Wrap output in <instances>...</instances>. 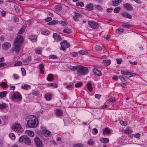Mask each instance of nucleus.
<instances>
[{
	"mask_svg": "<svg viewBox=\"0 0 147 147\" xmlns=\"http://www.w3.org/2000/svg\"><path fill=\"white\" fill-rule=\"evenodd\" d=\"M24 41L23 36L21 35H18L14 42V47L13 51H16L17 53L19 52L20 50V46Z\"/></svg>",
	"mask_w": 147,
	"mask_h": 147,
	"instance_id": "obj_1",
	"label": "nucleus"
},
{
	"mask_svg": "<svg viewBox=\"0 0 147 147\" xmlns=\"http://www.w3.org/2000/svg\"><path fill=\"white\" fill-rule=\"evenodd\" d=\"M27 121V125L28 127L31 128H34L36 127L38 123L37 118L35 116L31 115L28 118Z\"/></svg>",
	"mask_w": 147,
	"mask_h": 147,
	"instance_id": "obj_2",
	"label": "nucleus"
},
{
	"mask_svg": "<svg viewBox=\"0 0 147 147\" xmlns=\"http://www.w3.org/2000/svg\"><path fill=\"white\" fill-rule=\"evenodd\" d=\"M78 71L81 75H84L88 73V70L87 67L79 65L78 69Z\"/></svg>",
	"mask_w": 147,
	"mask_h": 147,
	"instance_id": "obj_3",
	"label": "nucleus"
},
{
	"mask_svg": "<svg viewBox=\"0 0 147 147\" xmlns=\"http://www.w3.org/2000/svg\"><path fill=\"white\" fill-rule=\"evenodd\" d=\"M61 45V50L63 51L65 50L66 48L69 47L70 46V44L67 42L66 40H63L60 43Z\"/></svg>",
	"mask_w": 147,
	"mask_h": 147,
	"instance_id": "obj_4",
	"label": "nucleus"
},
{
	"mask_svg": "<svg viewBox=\"0 0 147 147\" xmlns=\"http://www.w3.org/2000/svg\"><path fill=\"white\" fill-rule=\"evenodd\" d=\"M12 100L14 101H16V100L18 101H20L22 99V96L21 94L18 92H16L14 93L11 98Z\"/></svg>",
	"mask_w": 147,
	"mask_h": 147,
	"instance_id": "obj_5",
	"label": "nucleus"
},
{
	"mask_svg": "<svg viewBox=\"0 0 147 147\" xmlns=\"http://www.w3.org/2000/svg\"><path fill=\"white\" fill-rule=\"evenodd\" d=\"M88 24L91 28L94 29H97L98 28L99 25L98 23L93 21H88Z\"/></svg>",
	"mask_w": 147,
	"mask_h": 147,
	"instance_id": "obj_6",
	"label": "nucleus"
},
{
	"mask_svg": "<svg viewBox=\"0 0 147 147\" xmlns=\"http://www.w3.org/2000/svg\"><path fill=\"white\" fill-rule=\"evenodd\" d=\"M35 144L37 147H43V144H42L41 141L40 139L37 137H36L34 139Z\"/></svg>",
	"mask_w": 147,
	"mask_h": 147,
	"instance_id": "obj_7",
	"label": "nucleus"
},
{
	"mask_svg": "<svg viewBox=\"0 0 147 147\" xmlns=\"http://www.w3.org/2000/svg\"><path fill=\"white\" fill-rule=\"evenodd\" d=\"M12 129L13 130L15 131H21V125L18 123L16 124L15 125H13L12 127Z\"/></svg>",
	"mask_w": 147,
	"mask_h": 147,
	"instance_id": "obj_8",
	"label": "nucleus"
},
{
	"mask_svg": "<svg viewBox=\"0 0 147 147\" xmlns=\"http://www.w3.org/2000/svg\"><path fill=\"white\" fill-rule=\"evenodd\" d=\"M53 37L55 40L57 41H60L62 40L61 36L57 33H54Z\"/></svg>",
	"mask_w": 147,
	"mask_h": 147,
	"instance_id": "obj_9",
	"label": "nucleus"
},
{
	"mask_svg": "<svg viewBox=\"0 0 147 147\" xmlns=\"http://www.w3.org/2000/svg\"><path fill=\"white\" fill-rule=\"evenodd\" d=\"M11 45V44L9 43H5L2 45V48L3 50H7L10 47Z\"/></svg>",
	"mask_w": 147,
	"mask_h": 147,
	"instance_id": "obj_10",
	"label": "nucleus"
},
{
	"mask_svg": "<svg viewBox=\"0 0 147 147\" xmlns=\"http://www.w3.org/2000/svg\"><path fill=\"white\" fill-rule=\"evenodd\" d=\"M123 7L124 8L128 10H130L133 9V8L131 5L128 3H125Z\"/></svg>",
	"mask_w": 147,
	"mask_h": 147,
	"instance_id": "obj_11",
	"label": "nucleus"
},
{
	"mask_svg": "<svg viewBox=\"0 0 147 147\" xmlns=\"http://www.w3.org/2000/svg\"><path fill=\"white\" fill-rule=\"evenodd\" d=\"M42 132L44 136L47 137L49 136L51 133L50 132L44 128L42 129Z\"/></svg>",
	"mask_w": 147,
	"mask_h": 147,
	"instance_id": "obj_12",
	"label": "nucleus"
},
{
	"mask_svg": "<svg viewBox=\"0 0 147 147\" xmlns=\"http://www.w3.org/2000/svg\"><path fill=\"white\" fill-rule=\"evenodd\" d=\"M81 14L75 12L74 13V15L73 17L74 19L76 22H78L79 21L78 18L80 17Z\"/></svg>",
	"mask_w": 147,
	"mask_h": 147,
	"instance_id": "obj_13",
	"label": "nucleus"
},
{
	"mask_svg": "<svg viewBox=\"0 0 147 147\" xmlns=\"http://www.w3.org/2000/svg\"><path fill=\"white\" fill-rule=\"evenodd\" d=\"M94 6L92 4H88L85 6L86 9L88 10L91 11L94 9Z\"/></svg>",
	"mask_w": 147,
	"mask_h": 147,
	"instance_id": "obj_14",
	"label": "nucleus"
},
{
	"mask_svg": "<svg viewBox=\"0 0 147 147\" xmlns=\"http://www.w3.org/2000/svg\"><path fill=\"white\" fill-rule=\"evenodd\" d=\"M94 74L96 75L100 76L101 75V73L97 69L94 68L93 71Z\"/></svg>",
	"mask_w": 147,
	"mask_h": 147,
	"instance_id": "obj_15",
	"label": "nucleus"
},
{
	"mask_svg": "<svg viewBox=\"0 0 147 147\" xmlns=\"http://www.w3.org/2000/svg\"><path fill=\"white\" fill-rule=\"evenodd\" d=\"M31 142V141L30 138L27 136H26L24 141L25 144L27 145H30Z\"/></svg>",
	"mask_w": 147,
	"mask_h": 147,
	"instance_id": "obj_16",
	"label": "nucleus"
},
{
	"mask_svg": "<svg viewBox=\"0 0 147 147\" xmlns=\"http://www.w3.org/2000/svg\"><path fill=\"white\" fill-rule=\"evenodd\" d=\"M100 140L102 143L105 144L108 142L109 141V139L107 138H100Z\"/></svg>",
	"mask_w": 147,
	"mask_h": 147,
	"instance_id": "obj_17",
	"label": "nucleus"
},
{
	"mask_svg": "<svg viewBox=\"0 0 147 147\" xmlns=\"http://www.w3.org/2000/svg\"><path fill=\"white\" fill-rule=\"evenodd\" d=\"M122 15L124 17L128 18L131 19L132 18V16L131 15L126 13H122Z\"/></svg>",
	"mask_w": 147,
	"mask_h": 147,
	"instance_id": "obj_18",
	"label": "nucleus"
},
{
	"mask_svg": "<svg viewBox=\"0 0 147 147\" xmlns=\"http://www.w3.org/2000/svg\"><path fill=\"white\" fill-rule=\"evenodd\" d=\"M47 80L48 81H53L54 80L53 75L51 74H49L47 77Z\"/></svg>",
	"mask_w": 147,
	"mask_h": 147,
	"instance_id": "obj_19",
	"label": "nucleus"
},
{
	"mask_svg": "<svg viewBox=\"0 0 147 147\" xmlns=\"http://www.w3.org/2000/svg\"><path fill=\"white\" fill-rule=\"evenodd\" d=\"M121 0H115L114 1H113V5L114 6H116L118 5V4L119 3L121 2Z\"/></svg>",
	"mask_w": 147,
	"mask_h": 147,
	"instance_id": "obj_20",
	"label": "nucleus"
},
{
	"mask_svg": "<svg viewBox=\"0 0 147 147\" xmlns=\"http://www.w3.org/2000/svg\"><path fill=\"white\" fill-rule=\"evenodd\" d=\"M56 11L57 12H59L62 9V6L60 5H57L55 7Z\"/></svg>",
	"mask_w": 147,
	"mask_h": 147,
	"instance_id": "obj_21",
	"label": "nucleus"
},
{
	"mask_svg": "<svg viewBox=\"0 0 147 147\" xmlns=\"http://www.w3.org/2000/svg\"><path fill=\"white\" fill-rule=\"evenodd\" d=\"M7 93V92L6 91H4L3 92H0V97L1 98H2L3 97H4L6 96V94Z\"/></svg>",
	"mask_w": 147,
	"mask_h": 147,
	"instance_id": "obj_22",
	"label": "nucleus"
},
{
	"mask_svg": "<svg viewBox=\"0 0 147 147\" xmlns=\"http://www.w3.org/2000/svg\"><path fill=\"white\" fill-rule=\"evenodd\" d=\"M86 85L88 87V90L91 91L92 90V88L91 84L90 82H88L86 84Z\"/></svg>",
	"mask_w": 147,
	"mask_h": 147,
	"instance_id": "obj_23",
	"label": "nucleus"
},
{
	"mask_svg": "<svg viewBox=\"0 0 147 147\" xmlns=\"http://www.w3.org/2000/svg\"><path fill=\"white\" fill-rule=\"evenodd\" d=\"M68 67H69V68L72 70L74 71L76 70L78 71V67H79V66H74L69 65Z\"/></svg>",
	"mask_w": 147,
	"mask_h": 147,
	"instance_id": "obj_24",
	"label": "nucleus"
},
{
	"mask_svg": "<svg viewBox=\"0 0 147 147\" xmlns=\"http://www.w3.org/2000/svg\"><path fill=\"white\" fill-rule=\"evenodd\" d=\"M26 136L25 135H23L21 136L19 140V141L20 143H22L24 141H25Z\"/></svg>",
	"mask_w": 147,
	"mask_h": 147,
	"instance_id": "obj_25",
	"label": "nucleus"
},
{
	"mask_svg": "<svg viewBox=\"0 0 147 147\" xmlns=\"http://www.w3.org/2000/svg\"><path fill=\"white\" fill-rule=\"evenodd\" d=\"M7 107V104L5 103H3L1 104H0V109H3Z\"/></svg>",
	"mask_w": 147,
	"mask_h": 147,
	"instance_id": "obj_26",
	"label": "nucleus"
},
{
	"mask_svg": "<svg viewBox=\"0 0 147 147\" xmlns=\"http://www.w3.org/2000/svg\"><path fill=\"white\" fill-rule=\"evenodd\" d=\"M110 132L109 130L108 129V128H106L104 130L103 132V135H105L107 134H109Z\"/></svg>",
	"mask_w": 147,
	"mask_h": 147,
	"instance_id": "obj_27",
	"label": "nucleus"
},
{
	"mask_svg": "<svg viewBox=\"0 0 147 147\" xmlns=\"http://www.w3.org/2000/svg\"><path fill=\"white\" fill-rule=\"evenodd\" d=\"M125 75L128 76V77L133 76L134 74L129 71H125Z\"/></svg>",
	"mask_w": 147,
	"mask_h": 147,
	"instance_id": "obj_28",
	"label": "nucleus"
},
{
	"mask_svg": "<svg viewBox=\"0 0 147 147\" xmlns=\"http://www.w3.org/2000/svg\"><path fill=\"white\" fill-rule=\"evenodd\" d=\"M31 59V56H29L24 60V62L26 63H29L30 62Z\"/></svg>",
	"mask_w": 147,
	"mask_h": 147,
	"instance_id": "obj_29",
	"label": "nucleus"
},
{
	"mask_svg": "<svg viewBox=\"0 0 147 147\" xmlns=\"http://www.w3.org/2000/svg\"><path fill=\"white\" fill-rule=\"evenodd\" d=\"M78 53L82 55H86L88 53V52L87 51H85L83 50L80 51Z\"/></svg>",
	"mask_w": 147,
	"mask_h": 147,
	"instance_id": "obj_30",
	"label": "nucleus"
},
{
	"mask_svg": "<svg viewBox=\"0 0 147 147\" xmlns=\"http://www.w3.org/2000/svg\"><path fill=\"white\" fill-rule=\"evenodd\" d=\"M94 7L98 11H101L103 9L102 7L99 5H94Z\"/></svg>",
	"mask_w": 147,
	"mask_h": 147,
	"instance_id": "obj_31",
	"label": "nucleus"
},
{
	"mask_svg": "<svg viewBox=\"0 0 147 147\" xmlns=\"http://www.w3.org/2000/svg\"><path fill=\"white\" fill-rule=\"evenodd\" d=\"M58 22V21L56 20H53L49 23H48V25H53L56 24Z\"/></svg>",
	"mask_w": 147,
	"mask_h": 147,
	"instance_id": "obj_32",
	"label": "nucleus"
},
{
	"mask_svg": "<svg viewBox=\"0 0 147 147\" xmlns=\"http://www.w3.org/2000/svg\"><path fill=\"white\" fill-rule=\"evenodd\" d=\"M56 115L57 116H61L62 114V111L60 109H57L56 110Z\"/></svg>",
	"mask_w": 147,
	"mask_h": 147,
	"instance_id": "obj_33",
	"label": "nucleus"
},
{
	"mask_svg": "<svg viewBox=\"0 0 147 147\" xmlns=\"http://www.w3.org/2000/svg\"><path fill=\"white\" fill-rule=\"evenodd\" d=\"M103 62L105 64L106 66H107L110 64L111 61L109 60H104Z\"/></svg>",
	"mask_w": 147,
	"mask_h": 147,
	"instance_id": "obj_34",
	"label": "nucleus"
},
{
	"mask_svg": "<svg viewBox=\"0 0 147 147\" xmlns=\"http://www.w3.org/2000/svg\"><path fill=\"white\" fill-rule=\"evenodd\" d=\"M124 31L123 29H117L116 30V32L118 34H121L123 33Z\"/></svg>",
	"mask_w": 147,
	"mask_h": 147,
	"instance_id": "obj_35",
	"label": "nucleus"
},
{
	"mask_svg": "<svg viewBox=\"0 0 147 147\" xmlns=\"http://www.w3.org/2000/svg\"><path fill=\"white\" fill-rule=\"evenodd\" d=\"M25 26H23L20 30L18 32V33L19 34H22L25 31Z\"/></svg>",
	"mask_w": 147,
	"mask_h": 147,
	"instance_id": "obj_36",
	"label": "nucleus"
},
{
	"mask_svg": "<svg viewBox=\"0 0 147 147\" xmlns=\"http://www.w3.org/2000/svg\"><path fill=\"white\" fill-rule=\"evenodd\" d=\"M1 86L3 88H6L7 86V83L5 82H2L1 83Z\"/></svg>",
	"mask_w": 147,
	"mask_h": 147,
	"instance_id": "obj_37",
	"label": "nucleus"
},
{
	"mask_svg": "<svg viewBox=\"0 0 147 147\" xmlns=\"http://www.w3.org/2000/svg\"><path fill=\"white\" fill-rule=\"evenodd\" d=\"M63 32L64 33L69 34L71 33V31L70 29L65 28L63 30Z\"/></svg>",
	"mask_w": 147,
	"mask_h": 147,
	"instance_id": "obj_38",
	"label": "nucleus"
},
{
	"mask_svg": "<svg viewBox=\"0 0 147 147\" xmlns=\"http://www.w3.org/2000/svg\"><path fill=\"white\" fill-rule=\"evenodd\" d=\"M30 86L29 85L24 84V85H22V88L24 89L27 90L28 88H30Z\"/></svg>",
	"mask_w": 147,
	"mask_h": 147,
	"instance_id": "obj_39",
	"label": "nucleus"
},
{
	"mask_svg": "<svg viewBox=\"0 0 147 147\" xmlns=\"http://www.w3.org/2000/svg\"><path fill=\"white\" fill-rule=\"evenodd\" d=\"M122 26H123L124 27L126 28H128L132 27V26L131 25H130L129 24H126V23H125L124 24L122 25Z\"/></svg>",
	"mask_w": 147,
	"mask_h": 147,
	"instance_id": "obj_40",
	"label": "nucleus"
},
{
	"mask_svg": "<svg viewBox=\"0 0 147 147\" xmlns=\"http://www.w3.org/2000/svg\"><path fill=\"white\" fill-rule=\"evenodd\" d=\"M77 6H80L81 7H83L84 6V3L82 2H78L76 3Z\"/></svg>",
	"mask_w": 147,
	"mask_h": 147,
	"instance_id": "obj_41",
	"label": "nucleus"
},
{
	"mask_svg": "<svg viewBox=\"0 0 147 147\" xmlns=\"http://www.w3.org/2000/svg\"><path fill=\"white\" fill-rule=\"evenodd\" d=\"M95 49L96 51H101L102 50L101 47L98 45H96L95 46Z\"/></svg>",
	"mask_w": 147,
	"mask_h": 147,
	"instance_id": "obj_42",
	"label": "nucleus"
},
{
	"mask_svg": "<svg viewBox=\"0 0 147 147\" xmlns=\"http://www.w3.org/2000/svg\"><path fill=\"white\" fill-rule=\"evenodd\" d=\"M45 97L47 100H49L51 98V95L50 94H47L45 95Z\"/></svg>",
	"mask_w": 147,
	"mask_h": 147,
	"instance_id": "obj_43",
	"label": "nucleus"
},
{
	"mask_svg": "<svg viewBox=\"0 0 147 147\" xmlns=\"http://www.w3.org/2000/svg\"><path fill=\"white\" fill-rule=\"evenodd\" d=\"M83 145L81 143L74 144L73 145V147H83Z\"/></svg>",
	"mask_w": 147,
	"mask_h": 147,
	"instance_id": "obj_44",
	"label": "nucleus"
},
{
	"mask_svg": "<svg viewBox=\"0 0 147 147\" xmlns=\"http://www.w3.org/2000/svg\"><path fill=\"white\" fill-rule=\"evenodd\" d=\"M9 136L12 140H14L15 138V135L12 133H10L9 134Z\"/></svg>",
	"mask_w": 147,
	"mask_h": 147,
	"instance_id": "obj_45",
	"label": "nucleus"
},
{
	"mask_svg": "<svg viewBox=\"0 0 147 147\" xmlns=\"http://www.w3.org/2000/svg\"><path fill=\"white\" fill-rule=\"evenodd\" d=\"M124 132L127 134H131L132 133V131L131 129H127L124 130Z\"/></svg>",
	"mask_w": 147,
	"mask_h": 147,
	"instance_id": "obj_46",
	"label": "nucleus"
},
{
	"mask_svg": "<svg viewBox=\"0 0 147 147\" xmlns=\"http://www.w3.org/2000/svg\"><path fill=\"white\" fill-rule=\"evenodd\" d=\"M121 8L119 7H116L114 10V12L115 13H118L119 12Z\"/></svg>",
	"mask_w": 147,
	"mask_h": 147,
	"instance_id": "obj_47",
	"label": "nucleus"
},
{
	"mask_svg": "<svg viewBox=\"0 0 147 147\" xmlns=\"http://www.w3.org/2000/svg\"><path fill=\"white\" fill-rule=\"evenodd\" d=\"M116 100V99H115L113 97H111L109 99V102H114Z\"/></svg>",
	"mask_w": 147,
	"mask_h": 147,
	"instance_id": "obj_48",
	"label": "nucleus"
},
{
	"mask_svg": "<svg viewBox=\"0 0 147 147\" xmlns=\"http://www.w3.org/2000/svg\"><path fill=\"white\" fill-rule=\"evenodd\" d=\"M50 33V32L48 30H44L42 32V34L43 35H47L49 34Z\"/></svg>",
	"mask_w": 147,
	"mask_h": 147,
	"instance_id": "obj_49",
	"label": "nucleus"
},
{
	"mask_svg": "<svg viewBox=\"0 0 147 147\" xmlns=\"http://www.w3.org/2000/svg\"><path fill=\"white\" fill-rule=\"evenodd\" d=\"M82 85V82H78L76 83L75 85V87L76 88H78L80 87Z\"/></svg>",
	"mask_w": 147,
	"mask_h": 147,
	"instance_id": "obj_50",
	"label": "nucleus"
},
{
	"mask_svg": "<svg viewBox=\"0 0 147 147\" xmlns=\"http://www.w3.org/2000/svg\"><path fill=\"white\" fill-rule=\"evenodd\" d=\"M21 71H22V74L23 76H25L26 74V71L25 69L24 68H21Z\"/></svg>",
	"mask_w": 147,
	"mask_h": 147,
	"instance_id": "obj_51",
	"label": "nucleus"
},
{
	"mask_svg": "<svg viewBox=\"0 0 147 147\" xmlns=\"http://www.w3.org/2000/svg\"><path fill=\"white\" fill-rule=\"evenodd\" d=\"M14 8H15L16 11L17 13H18L19 12L20 9L18 6H14Z\"/></svg>",
	"mask_w": 147,
	"mask_h": 147,
	"instance_id": "obj_52",
	"label": "nucleus"
},
{
	"mask_svg": "<svg viewBox=\"0 0 147 147\" xmlns=\"http://www.w3.org/2000/svg\"><path fill=\"white\" fill-rule=\"evenodd\" d=\"M59 23L61 24L62 26H65L67 24V23L63 21H60L59 22Z\"/></svg>",
	"mask_w": 147,
	"mask_h": 147,
	"instance_id": "obj_53",
	"label": "nucleus"
},
{
	"mask_svg": "<svg viewBox=\"0 0 147 147\" xmlns=\"http://www.w3.org/2000/svg\"><path fill=\"white\" fill-rule=\"evenodd\" d=\"M49 58L51 59H55L57 58V57L55 55H51L49 56Z\"/></svg>",
	"mask_w": 147,
	"mask_h": 147,
	"instance_id": "obj_54",
	"label": "nucleus"
},
{
	"mask_svg": "<svg viewBox=\"0 0 147 147\" xmlns=\"http://www.w3.org/2000/svg\"><path fill=\"white\" fill-rule=\"evenodd\" d=\"M94 143L91 140H89L88 142V144L89 145H93Z\"/></svg>",
	"mask_w": 147,
	"mask_h": 147,
	"instance_id": "obj_55",
	"label": "nucleus"
},
{
	"mask_svg": "<svg viewBox=\"0 0 147 147\" xmlns=\"http://www.w3.org/2000/svg\"><path fill=\"white\" fill-rule=\"evenodd\" d=\"M116 61H117V63L118 64H121V62L122 61V59H117Z\"/></svg>",
	"mask_w": 147,
	"mask_h": 147,
	"instance_id": "obj_56",
	"label": "nucleus"
},
{
	"mask_svg": "<svg viewBox=\"0 0 147 147\" xmlns=\"http://www.w3.org/2000/svg\"><path fill=\"white\" fill-rule=\"evenodd\" d=\"M28 134L30 136H32L34 135V132L32 131H29Z\"/></svg>",
	"mask_w": 147,
	"mask_h": 147,
	"instance_id": "obj_57",
	"label": "nucleus"
},
{
	"mask_svg": "<svg viewBox=\"0 0 147 147\" xmlns=\"http://www.w3.org/2000/svg\"><path fill=\"white\" fill-rule=\"evenodd\" d=\"M119 84L124 88H126L127 87L126 84L124 83H121Z\"/></svg>",
	"mask_w": 147,
	"mask_h": 147,
	"instance_id": "obj_58",
	"label": "nucleus"
},
{
	"mask_svg": "<svg viewBox=\"0 0 147 147\" xmlns=\"http://www.w3.org/2000/svg\"><path fill=\"white\" fill-rule=\"evenodd\" d=\"M22 64V63L21 61H18L17 63H15L14 65L15 66L20 65Z\"/></svg>",
	"mask_w": 147,
	"mask_h": 147,
	"instance_id": "obj_59",
	"label": "nucleus"
},
{
	"mask_svg": "<svg viewBox=\"0 0 147 147\" xmlns=\"http://www.w3.org/2000/svg\"><path fill=\"white\" fill-rule=\"evenodd\" d=\"M36 36H34L33 38H32L31 36L30 37L31 40L32 42L36 41Z\"/></svg>",
	"mask_w": 147,
	"mask_h": 147,
	"instance_id": "obj_60",
	"label": "nucleus"
},
{
	"mask_svg": "<svg viewBox=\"0 0 147 147\" xmlns=\"http://www.w3.org/2000/svg\"><path fill=\"white\" fill-rule=\"evenodd\" d=\"M127 121H126L125 122H124L123 121H121L120 122L121 125H124V126L126 125L127 124Z\"/></svg>",
	"mask_w": 147,
	"mask_h": 147,
	"instance_id": "obj_61",
	"label": "nucleus"
},
{
	"mask_svg": "<svg viewBox=\"0 0 147 147\" xmlns=\"http://www.w3.org/2000/svg\"><path fill=\"white\" fill-rule=\"evenodd\" d=\"M14 21L15 22H18L19 21V19L17 17H15L14 18Z\"/></svg>",
	"mask_w": 147,
	"mask_h": 147,
	"instance_id": "obj_62",
	"label": "nucleus"
},
{
	"mask_svg": "<svg viewBox=\"0 0 147 147\" xmlns=\"http://www.w3.org/2000/svg\"><path fill=\"white\" fill-rule=\"evenodd\" d=\"M52 20V18L51 17H48L47 18V19H45V20L47 22H49L51 20Z\"/></svg>",
	"mask_w": 147,
	"mask_h": 147,
	"instance_id": "obj_63",
	"label": "nucleus"
},
{
	"mask_svg": "<svg viewBox=\"0 0 147 147\" xmlns=\"http://www.w3.org/2000/svg\"><path fill=\"white\" fill-rule=\"evenodd\" d=\"M119 78L120 80L123 82H125V78L122 76H119Z\"/></svg>",
	"mask_w": 147,
	"mask_h": 147,
	"instance_id": "obj_64",
	"label": "nucleus"
}]
</instances>
